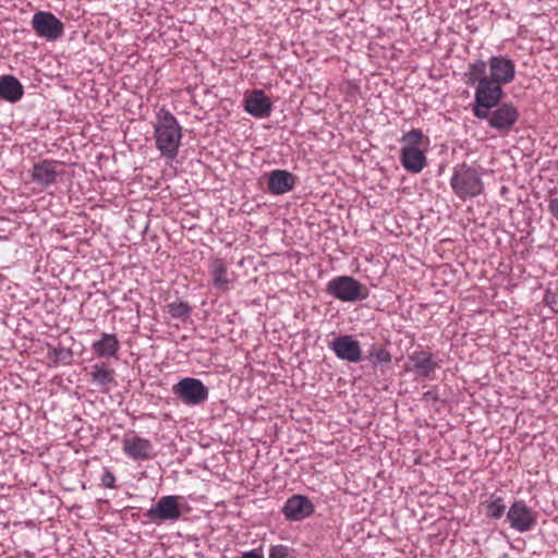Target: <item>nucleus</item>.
<instances>
[{
    "instance_id": "nucleus-16",
    "label": "nucleus",
    "mask_w": 558,
    "mask_h": 558,
    "mask_svg": "<svg viewBox=\"0 0 558 558\" xmlns=\"http://www.w3.org/2000/svg\"><path fill=\"white\" fill-rule=\"evenodd\" d=\"M400 162L408 172L420 173L426 167L427 159L420 147H402Z\"/></svg>"
},
{
    "instance_id": "nucleus-1",
    "label": "nucleus",
    "mask_w": 558,
    "mask_h": 558,
    "mask_svg": "<svg viewBox=\"0 0 558 558\" xmlns=\"http://www.w3.org/2000/svg\"><path fill=\"white\" fill-rule=\"evenodd\" d=\"M154 135L156 147L161 156L173 160L179 151L182 131L177 118L165 107L157 111Z\"/></svg>"
},
{
    "instance_id": "nucleus-21",
    "label": "nucleus",
    "mask_w": 558,
    "mask_h": 558,
    "mask_svg": "<svg viewBox=\"0 0 558 558\" xmlns=\"http://www.w3.org/2000/svg\"><path fill=\"white\" fill-rule=\"evenodd\" d=\"M4 100L11 104L17 102L24 95L21 82L11 74L2 75Z\"/></svg>"
},
{
    "instance_id": "nucleus-9",
    "label": "nucleus",
    "mask_w": 558,
    "mask_h": 558,
    "mask_svg": "<svg viewBox=\"0 0 558 558\" xmlns=\"http://www.w3.org/2000/svg\"><path fill=\"white\" fill-rule=\"evenodd\" d=\"M146 517L154 522L177 521L181 510L175 496H163L146 512Z\"/></svg>"
},
{
    "instance_id": "nucleus-6",
    "label": "nucleus",
    "mask_w": 558,
    "mask_h": 558,
    "mask_svg": "<svg viewBox=\"0 0 558 558\" xmlns=\"http://www.w3.org/2000/svg\"><path fill=\"white\" fill-rule=\"evenodd\" d=\"M31 23L37 36L49 41L59 39L64 32L63 23L51 12H36L32 17Z\"/></svg>"
},
{
    "instance_id": "nucleus-30",
    "label": "nucleus",
    "mask_w": 558,
    "mask_h": 558,
    "mask_svg": "<svg viewBox=\"0 0 558 558\" xmlns=\"http://www.w3.org/2000/svg\"><path fill=\"white\" fill-rule=\"evenodd\" d=\"M101 483L107 488H114V483H116L114 474L109 470H105L101 475Z\"/></svg>"
},
{
    "instance_id": "nucleus-19",
    "label": "nucleus",
    "mask_w": 558,
    "mask_h": 558,
    "mask_svg": "<svg viewBox=\"0 0 558 558\" xmlns=\"http://www.w3.org/2000/svg\"><path fill=\"white\" fill-rule=\"evenodd\" d=\"M120 349L117 335L102 332L99 340L93 342L92 350L98 357H113Z\"/></svg>"
},
{
    "instance_id": "nucleus-33",
    "label": "nucleus",
    "mask_w": 558,
    "mask_h": 558,
    "mask_svg": "<svg viewBox=\"0 0 558 558\" xmlns=\"http://www.w3.org/2000/svg\"><path fill=\"white\" fill-rule=\"evenodd\" d=\"M423 399L424 400H434V401H437L438 400V395L436 391L434 390H428L426 391L424 395H423Z\"/></svg>"
},
{
    "instance_id": "nucleus-3",
    "label": "nucleus",
    "mask_w": 558,
    "mask_h": 558,
    "mask_svg": "<svg viewBox=\"0 0 558 558\" xmlns=\"http://www.w3.org/2000/svg\"><path fill=\"white\" fill-rule=\"evenodd\" d=\"M505 93L500 84L493 80H482L476 85L473 113L477 119H486L488 110L495 108L502 99Z\"/></svg>"
},
{
    "instance_id": "nucleus-26",
    "label": "nucleus",
    "mask_w": 558,
    "mask_h": 558,
    "mask_svg": "<svg viewBox=\"0 0 558 558\" xmlns=\"http://www.w3.org/2000/svg\"><path fill=\"white\" fill-rule=\"evenodd\" d=\"M504 499L499 496L492 495L486 501V515L492 519H500L505 512Z\"/></svg>"
},
{
    "instance_id": "nucleus-8",
    "label": "nucleus",
    "mask_w": 558,
    "mask_h": 558,
    "mask_svg": "<svg viewBox=\"0 0 558 558\" xmlns=\"http://www.w3.org/2000/svg\"><path fill=\"white\" fill-rule=\"evenodd\" d=\"M510 526L518 532L531 531L536 524V513L526 506L524 500H515L507 512Z\"/></svg>"
},
{
    "instance_id": "nucleus-20",
    "label": "nucleus",
    "mask_w": 558,
    "mask_h": 558,
    "mask_svg": "<svg viewBox=\"0 0 558 558\" xmlns=\"http://www.w3.org/2000/svg\"><path fill=\"white\" fill-rule=\"evenodd\" d=\"M209 272L213 278V284L216 289L227 291L230 279L228 278L227 265L221 258H214L209 265Z\"/></svg>"
},
{
    "instance_id": "nucleus-27",
    "label": "nucleus",
    "mask_w": 558,
    "mask_h": 558,
    "mask_svg": "<svg viewBox=\"0 0 558 558\" xmlns=\"http://www.w3.org/2000/svg\"><path fill=\"white\" fill-rule=\"evenodd\" d=\"M423 137L424 134L420 129H412L402 135L400 143L403 145L402 147H420Z\"/></svg>"
},
{
    "instance_id": "nucleus-22",
    "label": "nucleus",
    "mask_w": 558,
    "mask_h": 558,
    "mask_svg": "<svg viewBox=\"0 0 558 558\" xmlns=\"http://www.w3.org/2000/svg\"><path fill=\"white\" fill-rule=\"evenodd\" d=\"M487 65L488 63L483 60L470 62L465 72L466 84L474 86L475 84L478 85L482 80H489V75L486 74Z\"/></svg>"
},
{
    "instance_id": "nucleus-5",
    "label": "nucleus",
    "mask_w": 558,
    "mask_h": 558,
    "mask_svg": "<svg viewBox=\"0 0 558 558\" xmlns=\"http://www.w3.org/2000/svg\"><path fill=\"white\" fill-rule=\"evenodd\" d=\"M173 395L187 405H199L208 399L209 390L202 380L185 377L172 387Z\"/></svg>"
},
{
    "instance_id": "nucleus-29",
    "label": "nucleus",
    "mask_w": 558,
    "mask_h": 558,
    "mask_svg": "<svg viewBox=\"0 0 558 558\" xmlns=\"http://www.w3.org/2000/svg\"><path fill=\"white\" fill-rule=\"evenodd\" d=\"M52 354L56 362L60 361L63 364H69L73 352L70 348L57 347L52 349Z\"/></svg>"
},
{
    "instance_id": "nucleus-15",
    "label": "nucleus",
    "mask_w": 558,
    "mask_h": 558,
    "mask_svg": "<svg viewBox=\"0 0 558 558\" xmlns=\"http://www.w3.org/2000/svg\"><path fill=\"white\" fill-rule=\"evenodd\" d=\"M296 182V177L288 170L276 169L269 173L268 191L274 195L290 192Z\"/></svg>"
},
{
    "instance_id": "nucleus-13",
    "label": "nucleus",
    "mask_w": 558,
    "mask_h": 558,
    "mask_svg": "<svg viewBox=\"0 0 558 558\" xmlns=\"http://www.w3.org/2000/svg\"><path fill=\"white\" fill-rule=\"evenodd\" d=\"M244 109L255 118H266L271 112V101L262 89H254L244 98Z\"/></svg>"
},
{
    "instance_id": "nucleus-17",
    "label": "nucleus",
    "mask_w": 558,
    "mask_h": 558,
    "mask_svg": "<svg viewBox=\"0 0 558 558\" xmlns=\"http://www.w3.org/2000/svg\"><path fill=\"white\" fill-rule=\"evenodd\" d=\"M59 162L54 160H41L33 166L32 179L41 186H49L57 180L56 167Z\"/></svg>"
},
{
    "instance_id": "nucleus-11",
    "label": "nucleus",
    "mask_w": 558,
    "mask_h": 558,
    "mask_svg": "<svg viewBox=\"0 0 558 558\" xmlns=\"http://www.w3.org/2000/svg\"><path fill=\"white\" fill-rule=\"evenodd\" d=\"M489 78L502 85L513 81L515 65L505 56H493L488 61Z\"/></svg>"
},
{
    "instance_id": "nucleus-2",
    "label": "nucleus",
    "mask_w": 558,
    "mask_h": 558,
    "mask_svg": "<svg viewBox=\"0 0 558 558\" xmlns=\"http://www.w3.org/2000/svg\"><path fill=\"white\" fill-rule=\"evenodd\" d=\"M450 185L454 194L461 199L476 197L484 191L480 172L465 162L454 167Z\"/></svg>"
},
{
    "instance_id": "nucleus-18",
    "label": "nucleus",
    "mask_w": 558,
    "mask_h": 558,
    "mask_svg": "<svg viewBox=\"0 0 558 558\" xmlns=\"http://www.w3.org/2000/svg\"><path fill=\"white\" fill-rule=\"evenodd\" d=\"M413 363V371L421 377L430 378L438 368V363L433 360L432 353L427 351H415L409 356Z\"/></svg>"
},
{
    "instance_id": "nucleus-23",
    "label": "nucleus",
    "mask_w": 558,
    "mask_h": 558,
    "mask_svg": "<svg viewBox=\"0 0 558 558\" xmlns=\"http://www.w3.org/2000/svg\"><path fill=\"white\" fill-rule=\"evenodd\" d=\"M92 383L98 386H107L114 380V371L105 366V364H94L89 373Z\"/></svg>"
},
{
    "instance_id": "nucleus-14",
    "label": "nucleus",
    "mask_w": 558,
    "mask_h": 558,
    "mask_svg": "<svg viewBox=\"0 0 558 558\" xmlns=\"http://www.w3.org/2000/svg\"><path fill=\"white\" fill-rule=\"evenodd\" d=\"M124 453L133 460H149L151 458V442L140 436L125 437L122 441Z\"/></svg>"
},
{
    "instance_id": "nucleus-34",
    "label": "nucleus",
    "mask_w": 558,
    "mask_h": 558,
    "mask_svg": "<svg viewBox=\"0 0 558 558\" xmlns=\"http://www.w3.org/2000/svg\"><path fill=\"white\" fill-rule=\"evenodd\" d=\"M0 100H4V89H3L2 75L0 76Z\"/></svg>"
},
{
    "instance_id": "nucleus-32",
    "label": "nucleus",
    "mask_w": 558,
    "mask_h": 558,
    "mask_svg": "<svg viewBox=\"0 0 558 558\" xmlns=\"http://www.w3.org/2000/svg\"><path fill=\"white\" fill-rule=\"evenodd\" d=\"M239 558H264V555L256 549L242 553Z\"/></svg>"
},
{
    "instance_id": "nucleus-28",
    "label": "nucleus",
    "mask_w": 558,
    "mask_h": 558,
    "mask_svg": "<svg viewBox=\"0 0 558 558\" xmlns=\"http://www.w3.org/2000/svg\"><path fill=\"white\" fill-rule=\"evenodd\" d=\"M268 558H295V551L283 544L272 545L269 548Z\"/></svg>"
},
{
    "instance_id": "nucleus-4",
    "label": "nucleus",
    "mask_w": 558,
    "mask_h": 558,
    "mask_svg": "<svg viewBox=\"0 0 558 558\" xmlns=\"http://www.w3.org/2000/svg\"><path fill=\"white\" fill-rule=\"evenodd\" d=\"M326 292L341 302H355L364 300L367 296L366 293H363V284L351 276H338L332 278L327 283Z\"/></svg>"
},
{
    "instance_id": "nucleus-12",
    "label": "nucleus",
    "mask_w": 558,
    "mask_h": 558,
    "mask_svg": "<svg viewBox=\"0 0 558 558\" xmlns=\"http://www.w3.org/2000/svg\"><path fill=\"white\" fill-rule=\"evenodd\" d=\"M282 512L290 521H301L314 512V505L304 495H293L286 501Z\"/></svg>"
},
{
    "instance_id": "nucleus-24",
    "label": "nucleus",
    "mask_w": 558,
    "mask_h": 558,
    "mask_svg": "<svg viewBox=\"0 0 558 558\" xmlns=\"http://www.w3.org/2000/svg\"><path fill=\"white\" fill-rule=\"evenodd\" d=\"M365 359L368 360L374 366H377L380 364H389L392 356L385 347L379 343H373L369 347Z\"/></svg>"
},
{
    "instance_id": "nucleus-31",
    "label": "nucleus",
    "mask_w": 558,
    "mask_h": 558,
    "mask_svg": "<svg viewBox=\"0 0 558 558\" xmlns=\"http://www.w3.org/2000/svg\"><path fill=\"white\" fill-rule=\"evenodd\" d=\"M548 210L558 221V198H553L549 201Z\"/></svg>"
},
{
    "instance_id": "nucleus-10",
    "label": "nucleus",
    "mask_w": 558,
    "mask_h": 558,
    "mask_svg": "<svg viewBox=\"0 0 558 558\" xmlns=\"http://www.w3.org/2000/svg\"><path fill=\"white\" fill-rule=\"evenodd\" d=\"M330 349L342 361L357 363L362 360L361 345L352 336L344 335L335 338L330 343Z\"/></svg>"
},
{
    "instance_id": "nucleus-7",
    "label": "nucleus",
    "mask_w": 558,
    "mask_h": 558,
    "mask_svg": "<svg viewBox=\"0 0 558 558\" xmlns=\"http://www.w3.org/2000/svg\"><path fill=\"white\" fill-rule=\"evenodd\" d=\"M494 110H488V125L499 132H508L517 123L519 111L511 102L498 104Z\"/></svg>"
},
{
    "instance_id": "nucleus-25",
    "label": "nucleus",
    "mask_w": 558,
    "mask_h": 558,
    "mask_svg": "<svg viewBox=\"0 0 558 558\" xmlns=\"http://www.w3.org/2000/svg\"><path fill=\"white\" fill-rule=\"evenodd\" d=\"M167 312L172 318L185 320L192 313V307L187 302L175 301L167 305Z\"/></svg>"
}]
</instances>
